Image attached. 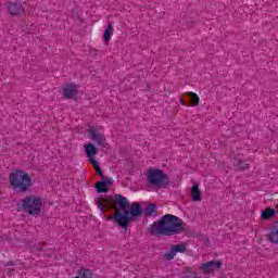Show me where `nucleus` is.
Returning <instances> with one entry per match:
<instances>
[{"label":"nucleus","instance_id":"nucleus-28","mask_svg":"<svg viewBox=\"0 0 278 278\" xmlns=\"http://www.w3.org/2000/svg\"><path fill=\"white\" fill-rule=\"evenodd\" d=\"M181 105H186V102L184 100H180Z\"/></svg>","mask_w":278,"mask_h":278},{"label":"nucleus","instance_id":"nucleus-21","mask_svg":"<svg viewBox=\"0 0 278 278\" xmlns=\"http://www.w3.org/2000/svg\"><path fill=\"white\" fill-rule=\"evenodd\" d=\"M155 205L154 204H150L146 207V215L147 216H151V214H153L155 212Z\"/></svg>","mask_w":278,"mask_h":278},{"label":"nucleus","instance_id":"nucleus-7","mask_svg":"<svg viewBox=\"0 0 278 278\" xmlns=\"http://www.w3.org/2000/svg\"><path fill=\"white\" fill-rule=\"evenodd\" d=\"M7 8L11 16H20V14H23V12H25V9H23V4L18 0L9 2Z\"/></svg>","mask_w":278,"mask_h":278},{"label":"nucleus","instance_id":"nucleus-9","mask_svg":"<svg viewBox=\"0 0 278 278\" xmlns=\"http://www.w3.org/2000/svg\"><path fill=\"white\" fill-rule=\"evenodd\" d=\"M88 134L90 135L91 140L98 144V147H103V144H105V137L103 134L97 132L96 128H89Z\"/></svg>","mask_w":278,"mask_h":278},{"label":"nucleus","instance_id":"nucleus-6","mask_svg":"<svg viewBox=\"0 0 278 278\" xmlns=\"http://www.w3.org/2000/svg\"><path fill=\"white\" fill-rule=\"evenodd\" d=\"M186 243L175 244L170 248L169 252L164 254V257L170 262V260H175V255H177V253H186Z\"/></svg>","mask_w":278,"mask_h":278},{"label":"nucleus","instance_id":"nucleus-20","mask_svg":"<svg viewBox=\"0 0 278 278\" xmlns=\"http://www.w3.org/2000/svg\"><path fill=\"white\" fill-rule=\"evenodd\" d=\"M96 188H97L98 192H108L109 191L108 186H105V182H102V181H98L96 184Z\"/></svg>","mask_w":278,"mask_h":278},{"label":"nucleus","instance_id":"nucleus-18","mask_svg":"<svg viewBox=\"0 0 278 278\" xmlns=\"http://www.w3.org/2000/svg\"><path fill=\"white\" fill-rule=\"evenodd\" d=\"M186 97H189L192 105H199L200 98H199V96L197 93H194V92H187Z\"/></svg>","mask_w":278,"mask_h":278},{"label":"nucleus","instance_id":"nucleus-12","mask_svg":"<svg viewBox=\"0 0 278 278\" xmlns=\"http://www.w3.org/2000/svg\"><path fill=\"white\" fill-rule=\"evenodd\" d=\"M191 198L194 202L201 201V190L199 189V185L197 184H194L191 188Z\"/></svg>","mask_w":278,"mask_h":278},{"label":"nucleus","instance_id":"nucleus-24","mask_svg":"<svg viewBox=\"0 0 278 278\" xmlns=\"http://www.w3.org/2000/svg\"><path fill=\"white\" fill-rule=\"evenodd\" d=\"M90 162L93 166L94 169L100 168L101 166H99V162H97V160H94L93 157L90 159Z\"/></svg>","mask_w":278,"mask_h":278},{"label":"nucleus","instance_id":"nucleus-1","mask_svg":"<svg viewBox=\"0 0 278 278\" xmlns=\"http://www.w3.org/2000/svg\"><path fill=\"white\" fill-rule=\"evenodd\" d=\"M103 203H109L115 210L114 216H109L108 220H115V223L127 231L131 218L129 217V201L122 194H116L115 199L110 195L102 200Z\"/></svg>","mask_w":278,"mask_h":278},{"label":"nucleus","instance_id":"nucleus-25","mask_svg":"<svg viewBox=\"0 0 278 278\" xmlns=\"http://www.w3.org/2000/svg\"><path fill=\"white\" fill-rule=\"evenodd\" d=\"M96 173L100 175L101 179H105V176L103 175V172L101 170V167L96 168Z\"/></svg>","mask_w":278,"mask_h":278},{"label":"nucleus","instance_id":"nucleus-4","mask_svg":"<svg viewBox=\"0 0 278 278\" xmlns=\"http://www.w3.org/2000/svg\"><path fill=\"white\" fill-rule=\"evenodd\" d=\"M147 181L149 186L153 188H166L170 180L168 179V175L164 173V170L160 168H149L147 172Z\"/></svg>","mask_w":278,"mask_h":278},{"label":"nucleus","instance_id":"nucleus-3","mask_svg":"<svg viewBox=\"0 0 278 278\" xmlns=\"http://www.w3.org/2000/svg\"><path fill=\"white\" fill-rule=\"evenodd\" d=\"M10 184L17 192H27L31 188V178L29 174L23 170L12 172L9 176Z\"/></svg>","mask_w":278,"mask_h":278},{"label":"nucleus","instance_id":"nucleus-10","mask_svg":"<svg viewBox=\"0 0 278 278\" xmlns=\"http://www.w3.org/2000/svg\"><path fill=\"white\" fill-rule=\"evenodd\" d=\"M78 90L75 85H65L63 87V96L65 99H75L77 97Z\"/></svg>","mask_w":278,"mask_h":278},{"label":"nucleus","instance_id":"nucleus-13","mask_svg":"<svg viewBox=\"0 0 278 278\" xmlns=\"http://www.w3.org/2000/svg\"><path fill=\"white\" fill-rule=\"evenodd\" d=\"M128 212L130 216H142V208H140V204L138 203H132Z\"/></svg>","mask_w":278,"mask_h":278},{"label":"nucleus","instance_id":"nucleus-5","mask_svg":"<svg viewBox=\"0 0 278 278\" xmlns=\"http://www.w3.org/2000/svg\"><path fill=\"white\" fill-rule=\"evenodd\" d=\"M17 207L30 216H38L42 212V201L36 197L25 198L18 201Z\"/></svg>","mask_w":278,"mask_h":278},{"label":"nucleus","instance_id":"nucleus-17","mask_svg":"<svg viewBox=\"0 0 278 278\" xmlns=\"http://www.w3.org/2000/svg\"><path fill=\"white\" fill-rule=\"evenodd\" d=\"M79 278H94V274H92V270L88 269V268H81L80 270H78V276Z\"/></svg>","mask_w":278,"mask_h":278},{"label":"nucleus","instance_id":"nucleus-29","mask_svg":"<svg viewBox=\"0 0 278 278\" xmlns=\"http://www.w3.org/2000/svg\"><path fill=\"white\" fill-rule=\"evenodd\" d=\"M9 275V277H12V274H8Z\"/></svg>","mask_w":278,"mask_h":278},{"label":"nucleus","instance_id":"nucleus-16","mask_svg":"<svg viewBox=\"0 0 278 278\" xmlns=\"http://www.w3.org/2000/svg\"><path fill=\"white\" fill-rule=\"evenodd\" d=\"M114 34V26H112V23H109L106 29L104 30V41L110 42L112 40V35Z\"/></svg>","mask_w":278,"mask_h":278},{"label":"nucleus","instance_id":"nucleus-19","mask_svg":"<svg viewBox=\"0 0 278 278\" xmlns=\"http://www.w3.org/2000/svg\"><path fill=\"white\" fill-rule=\"evenodd\" d=\"M235 166H236L237 170H247V169H249V164L244 161L235 162Z\"/></svg>","mask_w":278,"mask_h":278},{"label":"nucleus","instance_id":"nucleus-11","mask_svg":"<svg viewBox=\"0 0 278 278\" xmlns=\"http://www.w3.org/2000/svg\"><path fill=\"white\" fill-rule=\"evenodd\" d=\"M268 242L271 244H278V225L273 226L267 235Z\"/></svg>","mask_w":278,"mask_h":278},{"label":"nucleus","instance_id":"nucleus-23","mask_svg":"<svg viewBox=\"0 0 278 278\" xmlns=\"http://www.w3.org/2000/svg\"><path fill=\"white\" fill-rule=\"evenodd\" d=\"M97 205H98V208L100 210V212H105V206L103 205L102 201L101 200H97Z\"/></svg>","mask_w":278,"mask_h":278},{"label":"nucleus","instance_id":"nucleus-8","mask_svg":"<svg viewBox=\"0 0 278 278\" xmlns=\"http://www.w3.org/2000/svg\"><path fill=\"white\" fill-rule=\"evenodd\" d=\"M220 266H223V263L220 261H211V262L203 263L201 265V270L205 275H210V273H214V270H218Z\"/></svg>","mask_w":278,"mask_h":278},{"label":"nucleus","instance_id":"nucleus-14","mask_svg":"<svg viewBox=\"0 0 278 278\" xmlns=\"http://www.w3.org/2000/svg\"><path fill=\"white\" fill-rule=\"evenodd\" d=\"M275 214H277V211H275L274 208L267 207L262 212L261 218L263 220H270V218H273Z\"/></svg>","mask_w":278,"mask_h":278},{"label":"nucleus","instance_id":"nucleus-2","mask_svg":"<svg viewBox=\"0 0 278 278\" xmlns=\"http://www.w3.org/2000/svg\"><path fill=\"white\" fill-rule=\"evenodd\" d=\"M184 220L181 218L166 214L159 222L150 226L152 236H177L184 231Z\"/></svg>","mask_w":278,"mask_h":278},{"label":"nucleus","instance_id":"nucleus-26","mask_svg":"<svg viewBox=\"0 0 278 278\" xmlns=\"http://www.w3.org/2000/svg\"><path fill=\"white\" fill-rule=\"evenodd\" d=\"M187 278H199V276L197 275V273H192L190 275L186 276Z\"/></svg>","mask_w":278,"mask_h":278},{"label":"nucleus","instance_id":"nucleus-15","mask_svg":"<svg viewBox=\"0 0 278 278\" xmlns=\"http://www.w3.org/2000/svg\"><path fill=\"white\" fill-rule=\"evenodd\" d=\"M85 153L87 154V157H89V160H92V157L97 155V148L94 147V144L88 143L87 146H85Z\"/></svg>","mask_w":278,"mask_h":278},{"label":"nucleus","instance_id":"nucleus-27","mask_svg":"<svg viewBox=\"0 0 278 278\" xmlns=\"http://www.w3.org/2000/svg\"><path fill=\"white\" fill-rule=\"evenodd\" d=\"M7 266H14V263L9 262V263L7 264Z\"/></svg>","mask_w":278,"mask_h":278},{"label":"nucleus","instance_id":"nucleus-22","mask_svg":"<svg viewBox=\"0 0 278 278\" xmlns=\"http://www.w3.org/2000/svg\"><path fill=\"white\" fill-rule=\"evenodd\" d=\"M102 179H103L102 184H104V186H112V184H114V180L112 178H108L104 176V178Z\"/></svg>","mask_w":278,"mask_h":278}]
</instances>
